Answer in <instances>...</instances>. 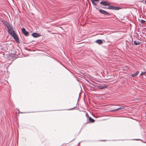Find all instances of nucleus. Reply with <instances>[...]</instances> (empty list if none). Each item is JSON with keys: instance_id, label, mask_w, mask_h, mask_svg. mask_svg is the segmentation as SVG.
<instances>
[{"instance_id": "1", "label": "nucleus", "mask_w": 146, "mask_h": 146, "mask_svg": "<svg viewBox=\"0 0 146 146\" xmlns=\"http://www.w3.org/2000/svg\"><path fill=\"white\" fill-rule=\"evenodd\" d=\"M102 8H107V9H111L114 10H118L119 9V8L118 7H114L112 5L109 6H108V7H107V8H105V7H102Z\"/></svg>"}, {"instance_id": "2", "label": "nucleus", "mask_w": 146, "mask_h": 146, "mask_svg": "<svg viewBox=\"0 0 146 146\" xmlns=\"http://www.w3.org/2000/svg\"><path fill=\"white\" fill-rule=\"evenodd\" d=\"M99 11L100 13L104 14L105 15L109 16L110 15V14L108 12L103 9H100L99 10Z\"/></svg>"}, {"instance_id": "3", "label": "nucleus", "mask_w": 146, "mask_h": 146, "mask_svg": "<svg viewBox=\"0 0 146 146\" xmlns=\"http://www.w3.org/2000/svg\"><path fill=\"white\" fill-rule=\"evenodd\" d=\"M4 23V24L7 27L8 29V31L13 29L12 27L10 25L9 23H8L5 21Z\"/></svg>"}, {"instance_id": "4", "label": "nucleus", "mask_w": 146, "mask_h": 146, "mask_svg": "<svg viewBox=\"0 0 146 146\" xmlns=\"http://www.w3.org/2000/svg\"><path fill=\"white\" fill-rule=\"evenodd\" d=\"M100 4L104 6H110L111 4L110 3L107 2L106 1H102L100 2Z\"/></svg>"}, {"instance_id": "5", "label": "nucleus", "mask_w": 146, "mask_h": 146, "mask_svg": "<svg viewBox=\"0 0 146 146\" xmlns=\"http://www.w3.org/2000/svg\"><path fill=\"white\" fill-rule=\"evenodd\" d=\"M11 36L13 37V38L15 39V41L17 42H19V39H18V37H17V35L15 33L13 34V35H12Z\"/></svg>"}, {"instance_id": "6", "label": "nucleus", "mask_w": 146, "mask_h": 146, "mask_svg": "<svg viewBox=\"0 0 146 146\" xmlns=\"http://www.w3.org/2000/svg\"><path fill=\"white\" fill-rule=\"evenodd\" d=\"M98 88L101 90L107 88V86L105 85H100L98 86Z\"/></svg>"}, {"instance_id": "7", "label": "nucleus", "mask_w": 146, "mask_h": 146, "mask_svg": "<svg viewBox=\"0 0 146 146\" xmlns=\"http://www.w3.org/2000/svg\"><path fill=\"white\" fill-rule=\"evenodd\" d=\"M103 41L105 42V40H104L99 39L96 40L95 41V42H96L97 43H98V44L100 45H101L103 43Z\"/></svg>"}, {"instance_id": "8", "label": "nucleus", "mask_w": 146, "mask_h": 146, "mask_svg": "<svg viewBox=\"0 0 146 146\" xmlns=\"http://www.w3.org/2000/svg\"><path fill=\"white\" fill-rule=\"evenodd\" d=\"M22 33L25 35L27 36L28 35V32L24 28H23L22 29Z\"/></svg>"}, {"instance_id": "9", "label": "nucleus", "mask_w": 146, "mask_h": 146, "mask_svg": "<svg viewBox=\"0 0 146 146\" xmlns=\"http://www.w3.org/2000/svg\"><path fill=\"white\" fill-rule=\"evenodd\" d=\"M125 108L124 106H122L121 107L118 108L117 109H115V110H112L111 111H116L117 110H121L123 109H124Z\"/></svg>"}, {"instance_id": "10", "label": "nucleus", "mask_w": 146, "mask_h": 146, "mask_svg": "<svg viewBox=\"0 0 146 146\" xmlns=\"http://www.w3.org/2000/svg\"><path fill=\"white\" fill-rule=\"evenodd\" d=\"M139 71H137L135 73L132 74L131 76L132 77H136L139 74Z\"/></svg>"}, {"instance_id": "11", "label": "nucleus", "mask_w": 146, "mask_h": 146, "mask_svg": "<svg viewBox=\"0 0 146 146\" xmlns=\"http://www.w3.org/2000/svg\"><path fill=\"white\" fill-rule=\"evenodd\" d=\"M8 32L9 33V34L11 35H12L13 34L15 33L13 29L9 31H8Z\"/></svg>"}, {"instance_id": "12", "label": "nucleus", "mask_w": 146, "mask_h": 146, "mask_svg": "<svg viewBox=\"0 0 146 146\" xmlns=\"http://www.w3.org/2000/svg\"><path fill=\"white\" fill-rule=\"evenodd\" d=\"M32 35L35 37H37L39 36V35L36 33H33Z\"/></svg>"}, {"instance_id": "13", "label": "nucleus", "mask_w": 146, "mask_h": 146, "mask_svg": "<svg viewBox=\"0 0 146 146\" xmlns=\"http://www.w3.org/2000/svg\"><path fill=\"white\" fill-rule=\"evenodd\" d=\"M140 42H139V41L137 40H134V44L135 45H139L140 44Z\"/></svg>"}, {"instance_id": "14", "label": "nucleus", "mask_w": 146, "mask_h": 146, "mask_svg": "<svg viewBox=\"0 0 146 146\" xmlns=\"http://www.w3.org/2000/svg\"><path fill=\"white\" fill-rule=\"evenodd\" d=\"M89 121L90 123H93L94 122L95 120L91 117H89Z\"/></svg>"}, {"instance_id": "15", "label": "nucleus", "mask_w": 146, "mask_h": 146, "mask_svg": "<svg viewBox=\"0 0 146 146\" xmlns=\"http://www.w3.org/2000/svg\"><path fill=\"white\" fill-rule=\"evenodd\" d=\"M146 72H142L140 74V76H142L143 75H145Z\"/></svg>"}, {"instance_id": "16", "label": "nucleus", "mask_w": 146, "mask_h": 146, "mask_svg": "<svg viewBox=\"0 0 146 146\" xmlns=\"http://www.w3.org/2000/svg\"><path fill=\"white\" fill-rule=\"evenodd\" d=\"M141 23H145V21H144V20H141Z\"/></svg>"}, {"instance_id": "17", "label": "nucleus", "mask_w": 146, "mask_h": 146, "mask_svg": "<svg viewBox=\"0 0 146 146\" xmlns=\"http://www.w3.org/2000/svg\"><path fill=\"white\" fill-rule=\"evenodd\" d=\"M99 0H90L92 2H94L98 1Z\"/></svg>"}, {"instance_id": "18", "label": "nucleus", "mask_w": 146, "mask_h": 146, "mask_svg": "<svg viewBox=\"0 0 146 146\" xmlns=\"http://www.w3.org/2000/svg\"><path fill=\"white\" fill-rule=\"evenodd\" d=\"M92 4L95 5H96V3L94 2H92Z\"/></svg>"}, {"instance_id": "19", "label": "nucleus", "mask_w": 146, "mask_h": 146, "mask_svg": "<svg viewBox=\"0 0 146 146\" xmlns=\"http://www.w3.org/2000/svg\"><path fill=\"white\" fill-rule=\"evenodd\" d=\"M1 47V48H0V49L1 50H2L3 49V48H2V47H1V46H0Z\"/></svg>"}, {"instance_id": "20", "label": "nucleus", "mask_w": 146, "mask_h": 146, "mask_svg": "<svg viewBox=\"0 0 146 146\" xmlns=\"http://www.w3.org/2000/svg\"><path fill=\"white\" fill-rule=\"evenodd\" d=\"M72 108H71V109H68V110H72Z\"/></svg>"}, {"instance_id": "21", "label": "nucleus", "mask_w": 146, "mask_h": 146, "mask_svg": "<svg viewBox=\"0 0 146 146\" xmlns=\"http://www.w3.org/2000/svg\"><path fill=\"white\" fill-rule=\"evenodd\" d=\"M80 142H79V143H78V145H80Z\"/></svg>"}, {"instance_id": "22", "label": "nucleus", "mask_w": 146, "mask_h": 146, "mask_svg": "<svg viewBox=\"0 0 146 146\" xmlns=\"http://www.w3.org/2000/svg\"><path fill=\"white\" fill-rule=\"evenodd\" d=\"M145 3H146V0L145 1Z\"/></svg>"}, {"instance_id": "23", "label": "nucleus", "mask_w": 146, "mask_h": 146, "mask_svg": "<svg viewBox=\"0 0 146 146\" xmlns=\"http://www.w3.org/2000/svg\"><path fill=\"white\" fill-rule=\"evenodd\" d=\"M104 140H102V141H104Z\"/></svg>"}]
</instances>
